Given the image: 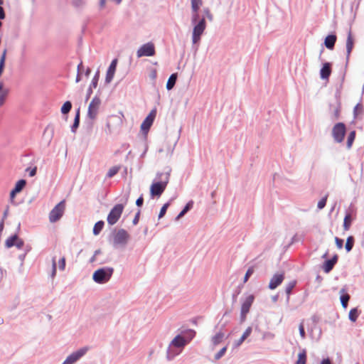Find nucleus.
<instances>
[{
    "instance_id": "nucleus-46",
    "label": "nucleus",
    "mask_w": 364,
    "mask_h": 364,
    "mask_svg": "<svg viewBox=\"0 0 364 364\" xmlns=\"http://www.w3.org/2000/svg\"><path fill=\"white\" fill-rule=\"evenodd\" d=\"M299 333H300L301 337L302 338H304L306 336V334H305L304 326L303 321L301 322V323L299 324Z\"/></svg>"
},
{
    "instance_id": "nucleus-39",
    "label": "nucleus",
    "mask_w": 364,
    "mask_h": 364,
    "mask_svg": "<svg viewBox=\"0 0 364 364\" xmlns=\"http://www.w3.org/2000/svg\"><path fill=\"white\" fill-rule=\"evenodd\" d=\"M349 299L350 296L348 294H343L341 296V301L343 308L346 309L347 307Z\"/></svg>"
},
{
    "instance_id": "nucleus-2",
    "label": "nucleus",
    "mask_w": 364,
    "mask_h": 364,
    "mask_svg": "<svg viewBox=\"0 0 364 364\" xmlns=\"http://www.w3.org/2000/svg\"><path fill=\"white\" fill-rule=\"evenodd\" d=\"M113 272L114 269L112 267L99 269L94 272L92 279L98 284L106 283L110 279Z\"/></svg>"
},
{
    "instance_id": "nucleus-21",
    "label": "nucleus",
    "mask_w": 364,
    "mask_h": 364,
    "mask_svg": "<svg viewBox=\"0 0 364 364\" xmlns=\"http://www.w3.org/2000/svg\"><path fill=\"white\" fill-rule=\"evenodd\" d=\"M355 218V213H347L343 221V228L346 231L350 229L351 225V223Z\"/></svg>"
},
{
    "instance_id": "nucleus-16",
    "label": "nucleus",
    "mask_w": 364,
    "mask_h": 364,
    "mask_svg": "<svg viewBox=\"0 0 364 364\" xmlns=\"http://www.w3.org/2000/svg\"><path fill=\"white\" fill-rule=\"evenodd\" d=\"M112 122H114L117 126H120L122 124V119L119 116L117 115H111L108 117L107 121L106 122V127L108 131H106L108 134H112L113 132V127L112 125Z\"/></svg>"
},
{
    "instance_id": "nucleus-26",
    "label": "nucleus",
    "mask_w": 364,
    "mask_h": 364,
    "mask_svg": "<svg viewBox=\"0 0 364 364\" xmlns=\"http://www.w3.org/2000/svg\"><path fill=\"white\" fill-rule=\"evenodd\" d=\"M307 360L306 351L305 349L301 350L298 355V360L295 364H306Z\"/></svg>"
},
{
    "instance_id": "nucleus-32",
    "label": "nucleus",
    "mask_w": 364,
    "mask_h": 364,
    "mask_svg": "<svg viewBox=\"0 0 364 364\" xmlns=\"http://www.w3.org/2000/svg\"><path fill=\"white\" fill-rule=\"evenodd\" d=\"M251 332H252V328L248 327L243 333L242 336L238 341L237 345L240 346V344H242V343L250 335Z\"/></svg>"
},
{
    "instance_id": "nucleus-52",
    "label": "nucleus",
    "mask_w": 364,
    "mask_h": 364,
    "mask_svg": "<svg viewBox=\"0 0 364 364\" xmlns=\"http://www.w3.org/2000/svg\"><path fill=\"white\" fill-rule=\"evenodd\" d=\"M190 207L191 206H185V208H183V210L178 215V216L176 217V219H179L180 218H181L186 213H187L189 209H190Z\"/></svg>"
},
{
    "instance_id": "nucleus-18",
    "label": "nucleus",
    "mask_w": 364,
    "mask_h": 364,
    "mask_svg": "<svg viewBox=\"0 0 364 364\" xmlns=\"http://www.w3.org/2000/svg\"><path fill=\"white\" fill-rule=\"evenodd\" d=\"M64 213L63 206H55V208L50 211L49 215V220L51 223L58 221L63 215Z\"/></svg>"
},
{
    "instance_id": "nucleus-59",
    "label": "nucleus",
    "mask_w": 364,
    "mask_h": 364,
    "mask_svg": "<svg viewBox=\"0 0 364 364\" xmlns=\"http://www.w3.org/2000/svg\"><path fill=\"white\" fill-rule=\"evenodd\" d=\"M74 118L80 119V107L76 109Z\"/></svg>"
},
{
    "instance_id": "nucleus-4",
    "label": "nucleus",
    "mask_w": 364,
    "mask_h": 364,
    "mask_svg": "<svg viewBox=\"0 0 364 364\" xmlns=\"http://www.w3.org/2000/svg\"><path fill=\"white\" fill-rule=\"evenodd\" d=\"M196 23V24L193 27L192 35V41L193 44H196L200 41V36H202L206 28L205 17H203L199 21L198 20Z\"/></svg>"
},
{
    "instance_id": "nucleus-38",
    "label": "nucleus",
    "mask_w": 364,
    "mask_h": 364,
    "mask_svg": "<svg viewBox=\"0 0 364 364\" xmlns=\"http://www.w3.org/2000/svg\"><path fill=\"white\" fill-rule=\"evenodd\" d=\"M9 92V90L6 89L0 94V107L4 105Z\"/></svg>"
},
{
    "instance_id": "nucleus-5",
    "label": "nucleus",
    "mask_w": 364,
    "mask_h": 364,
    "mask_svg": "<svg viewBox=\"0 0 364 364\" xmlns=\"http://www.w3.org/2000/svg\"><path fill=\"white\" fill-rule=\"evenodd\" d=\"M156 114L157 109L155 107L149 112V114L146 117L141 124V132L145 137L146 136L151 127L154 123Z\"/></svg>"
},
{
    "instance_id": "nucleus-28",
    "label": "nucleus",
    "mask_w": 364,
    "mask_h": 364,
    "mask_svg": "<svg viewBox=\"0 0 364 364\" xmlns=\"http://www.w3.org/2000/svg\"><path fill=\"white\" fill-rule=\"evenodd\" d=\"M176 79H177V75L176 74H172L168 80V82H167V84H166V88L169 90H171L173 86L175 85L176 84Z\"/></svg>"
},
{
    "instance_id": "nucleus-23",
    "label": "nucleus",
    "mask_w": 364,
    "mask_h": 364,
    "mask_svg": "<svg viewBox=\"0 0 364 364\" xmlns=\"http://www.w3.org/2000/svg\"><path fill=\"white\" fill-rule=\"evenodd\" d=\"M337 262V256H334L332 259L326 261L323 266V269L326 273H328L334 267Z\"/></svg>"
},
{
    "instance_id": "nucleus-42",
    "label": "nucleus",
    "mask_w": 364,
    "mask_h": 364,
    "mask_svg": "<svg viewBox=\"0 0 364 364\" xmlns=\"http://www.w3.org/2000/svg\"><path fill=\"white\" fill-rule=\"evenodd\" d=\"M26 171L28 172V176H29L30 177H33V176H35L36 175V173H37V167H36V166H35V167H33V168H30V167H28V168H27L26 169Z\"/></svg>"
},
{
    "instance_id": "nucleus-17",
    "label": "nucleus",
    "mask_w": 364,
    "mask_h": 364,
    "mask_svg": "<svg viewBox=\"0 0 364 364\" xmlns=\"http://www.w3.org/2000/svg\"><path fill=\"white\" fill-rule=\"evenodd\" d=\"M26 185V181L25 179H20L16 183L14 188L10 192V200L11 203H13V200L16 195L20 193L24 188Z\"/></svg>"
},
{
    "instance_id": "nucleus-54",
    "label": "nucleus",
    "mask_w": 364,
    "mask_h": 364,
    "mask_svg": "<svg viewBox=\"0 0 364 364\" xmlns=\"http://www.w3.org/2000/svg\"><path fill=\"white\" fill-rule=\"evenodd\" d=\"M93 119H90L86 121V125H87V129L89 130H91L93 127V122H92Z\"/></svg>"
},
{
    "instance_id": "nucleus-10",
    "label": "nucleus",
    "mask_w": 364,
    "mask_h": 364,
    "mask_svg": "<svg viewBox=\"0 0 364 364\" xmlns=\"http://www.w3.org/2000/svg\"><path fill=\"white\" fill-rule=\"evenodd\" d=\"M88 347H83L78 350L70 354L66 360L63 362V364H74L76 361H77L80 358H82L86 353L88 351Z\"/></svg>"
},
{
    "instance_id": "nucleus-40",
    "label": "nucleus",
    "mask_w": 364,
    "mask_h": 364,
    "mask_svg": "<svg viewBox=\"0 0 364 364\" xmlns=\"http://www.w3.org/2000/svg\"><path fill=\"white\" fill-rule=\"evenodd\" d=\"M119 169V167H117V166L112 167L107 173V177H108V178L113 177L118 173Z\"/></svg>"
},
{
    "instance_id": "nucleus-50",
    "label": "nucleus",
    "mask_w": 364,
    "mask_h": 364,
    "mask_svg": "<svg viewBox=\"0 0 364 364\" xmlns=\"http://www.w3.org/2000/svg\"><path fill=\"white\" fill-rule=\"evenodd\" d=\"M335 242H336L337 247L338 249H342L343 245V240L342 239H340V238L336 237L335 238Z\"/></svg>"
},
{
    "instance_id": "nucleus-62",
    "label": "nucleus",
    "mask_w": 364,
    "mask_h": 364,
    "mask_svg": "<svg viewBox=\"0 0 364 364\" xmlns=\"http://www.w3.org/2000/svg\"><path fill=\"white\" fill-rule=\"evenodd\" d=\"M106 4V0H100L99 1V6L100 9H102L105 7Z\"/></svg>"
},
{
    "instance_id": "nucleus-41",
    "label": "nucleus",
    "mask_w": 364,
    "mask_h": 364,
    "mask_svg": "<svg viewBox=\"0 0 364 364\" xmlns=\"http://www.w3.org/2000/svg\"><path fill=\"white\" fill-rule=\"evenodd\" d=\"M254 268L252 267H250L244 277V283L247 282L250 278V277L253 274Z\"/></svg>"
},
{
    "instance_id": "nucleus-11",
    "label": "nucleus",
    "mask_w": 364,
    "mask_h": 364,
    "mask_svg": "<svg viewBox=\"0 0 364 364\" xmlns=\"http://www.w3.org/2000/svg\"><path fill=\"white\" fill-rule=\"evenodd\" d=\"M255 296L252 294L248 295L243 301L241 306V319L244 321L246 318L247 314L249 313L250 307L253 304Z\"/></svg>"
},
{
    "instance_id": "nucleus-20",
    "label": "nucleus",
    "mask_w": 364,
    "mask_h": 364,
    "mask_svg": "<svg viewBox=\"0 0 364 364\" xmlns=\"http://www.w3.org/2000/svg\"><path fill=\"white\" fill-rule=\"evenodd\" d=\"M331 65L329 63H325L320 70L321 77L323 80H328L331 74Z\"/></svg>"
},
{
    "instance_id": "nucleus-48",
    "label": "nucleus",
    "mask_w": 364,
    "mask_h": 364,
    "mask_svg": "<svg viewBox=\"0 0 364 364\" xmlns=\"http://www.w3.org/2000/svg\"><path fill=\"white\" fill-rule=\"evenodd\" d=\"M56 274V262L55 259L53 257L52 259V274L51 277L53 278L55 276Z\"/></svg>"
},
{
    "instance_id": "nucleus-6",
    "label": "nucleus",
    "mask_w": 364,
    "mask_h": 364,
    "mask_svg": "<svg viewBox=\"0 0 364 364\" xmlns=\"http://www.w3.org/2000/svg\"><path fill=\"white\" fill-rule=\"evenodd\" d=\"M156 53L154 44L151 42H148L143 44L136 52V56L138 58L146 56L151 57L154 55Z\"/></svg>"
},
{
    "instance_id": "nucleus-12",
    "label": "nucleus",
    "mask_w": 364,
    "mask_h": 364,
    "mask_svg": "<svg viewBox=\"0 0 364 364\" xmlns=\"http://www.w3.org/2000/svg\"><path fill=\"white\" fill-rule=\"evenodd\" d=\"M123 211V206H114L107 216V222L109 225L115 224L119 219Z\"/></svg>"
},
{
    "instance_id": "nucleus-55",
    "label": "nucleus",
    "mask_w": 364,
    "mask_h": 364,
    "mask_svg": "<svg viewBox=\"0 0 364 364\" xmlns=\"http://www.w3.org/2000/svg\"><path fill=\"white\" fill-rule=\"evenodd\" d=\"M340 112H341V109H340V107H336L335 110H334V117H335V119H338L339 118V116H340Z\"/></svg>"
},
{
    "instance_id": "nucleus-63",
    "label": "nucleus",
    "mask_w": 364,
    "mask_h": 364,
    "mask_svg": "<svg viewBox=\"0 0 364 364\" xmlns=\"http://www.w3.org/2000/svg\"><path fill=\"white\" fill-rule=\"evenodd\" d=\"M83 69H84V67H83L82 63L80 62L77 65V72L82 73V70H83Z\"/></svg>"
},
{
    "instance_id": "nucleus-51",
    "label": "nucleus",
    "mask_w": 364,
    "mask_h": 364,
    "mask_svg": "<svg viewBox=\"0 0 364 364\" xmlns=\"http://www.w3.org/2000/svg\"><path fill=\"white\" fill-rule=\"evenodd\" d=\"M95 89L94 87H91L89 86L87 90L86 96H85V102H87L91 97V95L92 94V90Z\"/></svg>"
},
{
    "instance_id": "nucleus-29",
    "label": "nucleus",
    "mask_w": 364,
    "mask_h": 364,
    "mask_svg": "<svg viewBox=\"0 0 364 364\" xmlns=\"http://www.w3.org/2000/svg\"><path fill=\"white\" fill-rule=\"evenodd\" d=\"M100 77V70H97L96 71L95 74L94 75L92 80L91 81V83L90 84L89 86H90L91 87L96 88L98 85Z\"/></svg>"
},
{
    "instance_id": "nucleus-36",
    "label": "nucleus",
    "mask_w": 364,
    "mask_h": 364,
    "mask_svg": "<svg viewBox=\"0 0 364 364\" xmlns=\"http://www.w3.org/2000/svg\"><path fill=\"white\" fill-rule=\"evenodd\" d=\"M296 281H291L287 284L285 288V291L287 294L289 296L291 294L292 289L296 286Z\"/></svg>"
},
{
    "instance_id": "nucleus-19",
    "label": "nucleus",
    "mask_w": 364,
    "mask_h": 364,
    "mask_svg": "<svg viewBox=\"0 0 364 364\" xmlns=\"http://www.w3.org/2000/svg\"><path fill=\"white\" fill-rule=\"evenodd\" d=\"M284 279V273L274 274L270 279V282L269 284V288L270 289H276L279 285H280L282 284Z\"/></svg>"
},
{
    "instance_id": "nucleus-24",
    "label": "nucleus",
    "mask_w": 364,
    "mask_h": 364,
    "mask_svg": "<svg viewBox=\"0 0 364 364\" xmlns=\"http://www.w3.org/2000/svg\"><path fill=\"white\" fill-rule=\"evenodd\" d=\"M336 41V36L328 35L325 38L324 44L327 48L332 50L334 48Z\"/></svg>"
},
{
    "instance_id": "nucleus-8",
    "label": "nucleus",
    "mask_w": 364,
    "mask_h": 364,
    "mask_svg": "<svg viewBox=\"0 0 364 364\" xmlns=\"http://www.w3.org/2000/svg\"><path fill=\"white\" fill-rule=\"evenodd\" d=\"M129 235L128 232L121 229L113 235V245L114 246H122L127 244Z\"/></svg>"
},
{
    "instance_id": "nucleus-57",
    "label": "nucleus",
    "mask_w": 364,
    "mask_h": 364,
    "mask_svg": "<svg viewBox=\"0 0 364 364\" xmlns=\"http://www.w3.org/2000/svg\"><path fill=\"white\" fill-rule=\"evenodd\" d=\"M6 17L5 11L3 7L0 6V20L4 19Z\"/></svg>"
},
{
    "instance_id": "nucleus-9",
    "label": "nucleus",
    "mask_w": 364,
    "mask_h": 364,
    "mask_svg": "<svg viewBox=\"0 0 364 364\" xmlns=\"http://www.w3.org/2000/svg\"><path fill=\"white\" fill-rule=\"evenodd\" d=\"M149 199L147 200L148 203H152L151 200L154 198H159V172L156 173V178L152 182L149 188Z\"/></svg>"
},
{
    "instance_id": "nucleus-47",
    "label": "nucleus",
    "mask_w": 364,
    "mask_h": 364,
    "mask_svg": "<svg viewBox=\"0 0 364 364\" xmlns=\"http://www.w3.org/2000/svg\"><path fill=\"white\" fill-rule=\"evenodd\" d=\"M150 79L154 82V84L155 83V80L157 77V70L156 69H154L151 71L149 74Z\"/></svg>"
},
{
    "instance_id": "nucleus-3",
    "label": "nucleus",
    "mask_w": 364,
    "mask_h": 364,
    "mask_svg": "<svg viewBox=\"0 0 364 364\" xmlns=\"http://www.w3.org/2000/svg\"><path fill=\"white\" fill-rule=\"evenodd\" d=\"M100 94V91L98 90L97 95L92 98L88 106L87 117L90 119H95L97 116L98 109L101 105Z\"/></svg>"
},
{
    "instance_id": "nucleus-37",
    "label": "nucleus",
    "mask_w": 364,
    "mask_h": 364,
    "mask_svg": "<svg viewBox=\"0 0 364 364\" xmlns=\"http://www.w3.org/2000/svg\"><path fill=\"white\" fill-rule=\"evenodd\" d=\"M80 119L74 118L73 124L71 125L70 129L73 133H75L80 126Z\"/></svg>"
},
{
    "instance_id": "nucleus-45",
    "label": "nucleus",
    "mask_w": 364,
    "mask_h": 364,
    "mask_svg": "<svg viewBox=\"0 0 364 364\" xmlns=\"http://www.w3.org/2000/svg\"><path fill=\"white\" fill-rule=\"evenodd\" d=\"M227 350V347H223L220 350L215 354V360H219L221 357L223 356V355L225 353Z\"/></svg>"
},
{
    "instance_id": "nucleus-43",
    "label": "nucleus",
    "mask_w": 364,
    "mask_h": 364,
    "mask_svg": "<svg viewBox=\"0 0 364 364\" xmlns=\"http://www.w3.org/2000/svg\"><path fill=\"white\" fill-rule=\"evenodd\" d=\"M363 112V107L361 105L358 104L355 108H354V114L355 117L358 116L359 114H362Z\"/></svg>"
},
{
    "instance_id": "nucleus-22",
    "label": "nucleus",
    "mask_w": 364,
    "mask_h": 364,
    "mask_svg": "<svg viewBox=\"0 0 364 364\" xmlns=\"http://www.w3.org/2000/svg\"><path fill=\"white\" fill-rule=\"evenodd\" d=\"M354 46V39L350 31H349L348 33V37L346 40V51H347V58H349L350 53Z\"/></svg>"
},
{
    "instance_id": "nucleus-58",
    "label": "nucleus",
    "mask_w": 364,
    "mask_h": 364,
    "mask_svg": "<svg viewBox=\"0 0 364 364\" xmlns=\"http://www.w3.org/2000/svg\"><path fill=\"white\" fill-rule=\"evenodd\" d=\"M139 215H140V212H139V211H138V212L136 213V215H135L134 219L133 220V223H134V225H136V224H137V223H138L139 220Z\"/></svg>"
},
{
    "instance_id": "nucleus-53",
    "label": "nucleus",
    "mask_w": 364,
    "mask_h": 364,
    "mask_svg": "<svg viewBox=\"0 0 364 364\" xmlns=\"http://www.w3.org/2000/svg\"><path fill=\"white\" fill-rule=\"evenodd\" d=\"M73 4L75 7H80L84 4V1L83 0H73Z\"/></svg>"
},
{
    "instance_id": "nucleus-30",
    "label": "nucleus",
    "mask_w": 364,
    "mask_h": 364,
    "mask_svg": "<svg viewBox=\"0 0 364 364\" xmlns=\"http://www.w3.org/2000/svg\"><path fill=\"white\" fill-rule=\"evenodd\" d=\"M225 335L223 332L216 333L212 338L213 343L216 346L222 342Z\"/></svg>"
},
{
    "instance_id": "nucleus-61",
    "label": "nucleus",
    "mask_w": 364,
    "mask_h": 364,
    "mask_svg": "<svg viewBox=\"0 0 364 364\" xmlns=\"http://www.w3.org/2000/svg\"><path fill=\"white\" fill-rule=\"evenodd\" d=\"M326 200H327L326 197H324V198H321V199L318 201V204H317V205H326Z\"/></svg>"
},
{
    "instance_id": "nucleus-49",
    "label": "nucleus",
    "mask_w": 364,
    "mask_h": 364,
    "mask_svg": "<svg viewBox=\"0 0 364 364\" xmlns=\"http://www.w3.org/2000/svg\"><path fill=\"white\" fill-rule=\"evenodd\" d=\"M59 269L60 270H64L65 269V257H63L60 260H59Z\"/></svg>"
},
{
    "instance_id": "nucleus-33",
    "label": "nucleus",
    "mask_w": 364,
    "mask_h": 364,
    "mask_svg": "<svg viewBox=\"0 0 364 364\" xmlns=\"http://www.w3.org/2000/svg\"><path fill=\"white\" fill-rule=\"evenodd\" d=\"M353 245H354V238L353 236H349L346 240V246H345L347 252H350L352 250Z\"/></svg>"
},
{
    "instance_id": "nucleus-44",
    "label": "nucleus",
    "mask_w": 364,
    "mask_h": 364,
    "mask_svg": "<svg viewBox=\"0 0 364 364\" xmlns=\"http://www.w3.org/2000/svg\"><path fill=\"white\" fill-rule=\"evenodd\" d=\"M203 13L209 21H213V16L208 8H204Z\"/></svg>"
},
{
    "instance_id": "nucleus-60",
    "label": "nucleus",
    "mask_w": 364,
    "mask_h": 364,
    "mask_svg": "<svg viewBox=\"0 0 364 364\" xmlns=\"http://www.w3.org/2000/svg\"><path fill=\"white\" fill-rule=\"evenodd\" d=\"M91 72H92L91 68H87V69L85 70V71L84 73L85 77H88L90 76Z\"/></svg>"
},
{
    "instance_id": "nucleus-14",
    "label": "nucleus",
    "mask_w": 364,
    "mask_h": 364,
    "mask_svg": "<svg viewBox=\"0 0 364 364\" xmlns=\"http://www.w3.org/2000/svg\"><path fill=\"white\" fill-rule=\"evenodd\" d=\"M118 60L117 58H114L112 60L110 65H109L106 77H105V83L109 84L112 82V80L114 78V73L116 72L117 65Z\"/></svg>"
},
{
    "instance_id": "nucleus-1",
    "label": "nucleus",
    "mask_w": 364,
    "mask_h": 364,
    "mask_svg": "<svg viewBox=\"0 0 364 364\" xmlns=\"http://www.w3.org/2000/svg\"><path fill=\"white\" fill-rule=\"evenodd\" d=\"M196 332L193 330H188L185 332V335L176 336L171 342L168 350L167 358L168 360L173 359L175 356L179 355L183 348L194 338Z\"/></svg>"
},
{
    "instance_id": "nucleus-7",
    "label": "nucleus",
    "mask_w": 364,
    "mask_h": 364,
    "mask_svg": "<svg viewBox=\"0 0 364 364\" xmlns=\"http://www.w3.org/2000/svg\"><path fill=\"white\" fill-rule=\"evenodd\" d=\"M346 132V126L342 122H338L336 124L332 129V136L334 140L341 143L343 141L345 134Z\"/></svg>"
},
{
    "instance_id": "nucleus-15",
    "label": "nucleus",
    "mask_w": 364,
    "mask_h": 364,
    "mask_svg": "<svg viewBox=\"0 0 364 364\" xmlns=\"http://www.w3.org/2000/svg\"><path fill=\"white\" fill-rule=\"evenodd\" d=\"M192 9V23H196L199 18L198 11L203 5V0H191Z\"/></svg>"
},
{
    "instance_id": "nucleus-13",
    "label": "nucleus",
    "mask_w": 364,
    "mask_h": 364,
    "mask_svg": "<svg viewBox=\"0 0 364 364\" xmlns=\"http://www.w3.org/2000/svg\"><path fill=\"white\" fill-rule=\"evenodd\" d=\"M23 245V241L16 235L9 237L5 242V246L7 248H11L13 246H16L18 249H21Z\"/></svg>"
},
{
    "instance_id": "nucleus-25",
    "label": "nucleus",
    "mask_w": 364,
    "mask_h": 364,
    "mask_svg": "<svg viewBox=\"0 0 364 364\" xmlns=\"http://www.w3.org/2000/svg\"><path fill=\"white\" fill-rule=\"evenodd\" d=\"M169 172L170 170L168 169L165 173H163L161 174V193L163 192L164 189L165 188L169 178Z\"/></svg>"
},
{
    "instance_id": "nucleus-35",
    "label": "nucleus",
    "mask_w": 364,
    "mask_h": 364,
    "mask_svg": "<svg viewBox=\"0 0 364 364\" xmlns=\"http://www.w3.org/2000/svg\"><path fill=\"white\" fill-rule=\"evenodd\" d=\"M355 132L352 131L348 134V139H347V147L348 149H350L352 146V144L355 140Z\"/></svg>"
},
{
    "instance_id": "nucleus-27",
    "label": "nucleus",
    "mask_w": 364,
    "mask_h": 364,
    "mask_svg": "<svg viewBox=\"0 0 364 364\" xmlns=\"http://www.w3.org/2000/svg\"><path fill=\"white\" fill-rule=\"evenodd\" d=\"M72 109V103L68 100L65 102L61 107L60 111L63 115L68 114Z\"/></svg>"
},
{
    "instance_id": "nucleus-34",
    "label": "nucleus",
    "mask_w": 364,
    "mask_h": 364,
    "mask_svg": "<svg viewBox=\"0 0 364 364\" xmlns=\"http://www.w3.org/2000/svg\"><path fill=\"white\" fill-rule=\"evenodd\" d=\"M103 226H104L103 221H99V222L96 223L93 228L94 235H98L100 232V231L102 230Z\"/></svg>"
},
{
    "instance_id": "nucleus-31",
    "label": "nucleus",
    "mask_w": 364,
    "mask_h": 364,
    "mask_svg": "<svg viewBox=\"0 0 364 364\" xmlns=\"http://www.w3.org/2000/svg\"><path fill=\"white\" fill-rule=\"evenodd\" d=\"M358 316H359V312L356 308L352 309L350 311L349 315H348L349 319L353 322H355L357 320Z\"/></svg>"
},
{
    "instance_id": "nucleus-64",
    "label": "nucleus",
    "mask_w": 364,
    "mask_h": 364,
    "mask_svg": "<svg viewBox=\"0 0 364 364\" xmlns=\"http://www.w3.org/2000/svg\"><path fill=\"white\" fill-rule=\"evenodd\" d=\"M321 364H331V363L330 360L327 358V359L323 360Z\"/></svg>"
},
{
    "instance_id": "nucleus-56",
    "label": "nucleus",
    "mask_w": 364,
    "mask_h": 364,
    "mask_svg": "<svg viewBox=\"0 0 364 364\" xmlns=\"http://www.w3.org/2000/svg\"><path fill=\"white\" fill-rule=\"evenodd\" d=\"M144 203V198L143 195H141L136 200L135 205H143Z\"/></svg>"
}]
</instances>
